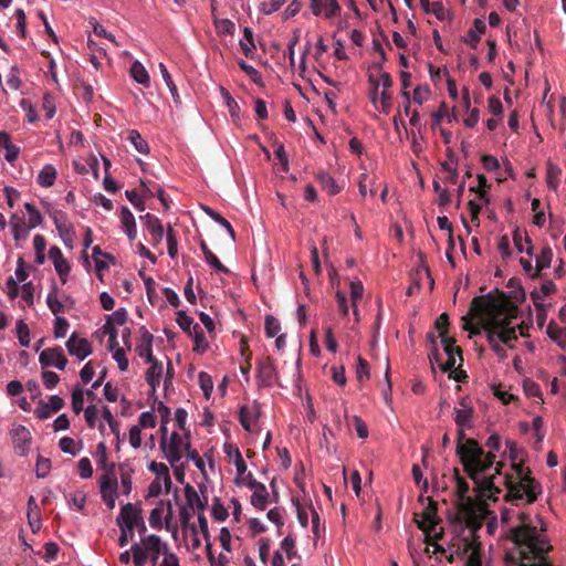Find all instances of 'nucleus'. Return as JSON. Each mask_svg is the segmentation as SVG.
Returning a JSON list of instances; mask_svg holds the SVG:
<instances>
[{
  "label": "nucleus",
  "mask_w": 566,
  "mask_h": 566,
  "mask_svg": "<svg viewBox=\"0 0 566 566\" xmlns=\"http://www.w3.org/2000/svg\"><path fill=\"white\" fill-rule=\"evenodd\" d=\"M485 446L490 449L488 453L473 439H467L457 444V453L464 470L474 482L478 501L474 504L468 497V511H470L472 526L452 544L455 548L454 553L467 558L465 566H482L481 544L478 541L476 530L480 526V521L489 515L486 500L495 501L497 494L502 492L501 485L506 488L504 499L516 506L535 502L541 493V485L531 475L530 469L521 462H515L513 448L510 450L511 472L502 474V463L496 462L495 464L493 454V451L500 450V437L491 434Z\"/></svg>",
  "instance_id": "1"
},
{
  "label": "nucleus",
  "mask_w": 566,
  "mask_h": 566,
  "mask_svg": "<svg viewBox=\"0 0 566 566\" xmlns=\"http://www.w3.org/2000/svg\"><path fill=\"white\" fill-rule=\"evenodd\" d=\"M472 308L491 348L500 358H505L506 348H513L517 339V329L520 335L524 334L515 322L517 306L504 293H497L474 298Z\"/></svg>",
  "instance_id": "2"
},
{
  "label": "nucleus",
  "mask_w": 566,
  "mask_h": 566,
  "mask_svg": "<svg viewBox=\"0 0 566 566\" xmlns=\"http://www.w3.org/2000/svg\"><path fill=\"white\" fill-rule=\"evenodd\" d=\"M546 526L538 515L517 513V524L512 528L521 563L518 566H551L546 554L552 546L546 536Z\"/></svg>",
  "instance_id": "3"
},
{
  "label": "nucleus",
  "mask_w": 566,
  "mask_h": 566,
  "mask_svg": "<svg viewBox=\"0 0 566 566\" xmlns=\"http://www.w3.org/2000/svg\"><path fill=\"white\" fill-rule=\"evenodd\" d=\"M170 551L169 544L158 535L140 536L139 542L132 545L133 564L134 566H145L149 563L151 566H156Z\"/></svg>",
  "instance_id": "4"
},
{
  "label": "nucleus",
  "mask_w": 566,
  "mask_h": 566,
  "mask_svg": "<svg viewBox=\"0 0 566 566\" xmlns=\"http://www.w3.org/2000/svg\"><path fill=\"white\" fill-rule=\"evenodd\" d=\"M161 439H160V449L167 459V461L175 465L179 462L190 446L189 438L186 434H180L178 432H172L169 437L167 436L166 426L161 424Z\"/></svg>",
  "instance_id": "5"
},
{
  "label": "nucleus",
  "mask_w": 566,
  "mask_h": 566,
  "mask_svg": "<svg viewBox=\"0 0 566 566\" xmlns=\"http://www.w3.org/2000/svg\"><path fill=\"white\" fill-rule=\"evenodd\" d=\"M369 83L373 86L370 92V101L376 106L379 99L381 105V112L388 114L391 107V94L389 92L392 86V80L389 73H380L378 78L373 75L369 76Z\"/></svg>",
  "instance_id": "6"
},
{
  "label": "nucleus",
  "mask_w": 566,
  "mask_h": 566,
  "mask_svg": "<svg viewBox=\"0 0 566 566\" xmlns=\"http://www.w3.org/2000/svg\"><path fill=\"white\" fill-rule=\"evenodd\" d=\"M98 484L102 500L108 510H113L116 504L117 491L119 488L114 463H111L106 472H103Z\"/></svg>",
  "instance_id": "7"
},
{
  "label": "nucleus",
  "mask_w": 566,
  "mask_h": 566,
  "mask_svg": "<svg viewBox=\"0 0 566 566\" xmlns=\"http://www.w3.org/2000/svg\"><path fill=\"white\" fill-rule=\"evenodd\" d=\"M116 523L118 527H124L125 530L134 531L137 528L140 534L146 532L142 510L132 503L122 506Z\"/></svg>",
  "instance_id": "8"
},
{
  "label": "nucleus",
  "mask_w": 566,
  "mask_h": 566,
  "mask_svg": "<svg viewBox=\"0 0 566 566\" xmlns=\"http://www.w3.org/2000/svg\"><path fill=\"white\" fill-rule=\"evenodd\" d=\"M436 513L437 506L433 502H430L422 512L420 518L418 517V514L415 516L418 527L426 534V543H430L431 537L439 539L442 535L441 531H437L438 518Z\"/></svg>",
  "instance_id": "9"
},
{
  "label": "nucleus",
  "mask_w": 566,
  "mask_h": 566,
  "mask_svg": "<svg viewBox=\"0 0 566 566\" xmlns=\"http://www.w3.org/2000/svg\"><path fill=\"white\" fill-rule=\"evenodd\" d=\"M223 451L228 459L235 465V484L239 486L245 485L248 483V480H250V478L252 476V474L248 472V467L242 458L239 448L232 443H224Z\"/></svg>",
  "instance_id": "10"
},
{
  "label": "nucleus",
  "mask_w": 566,
  "mask_h": 566,
  "mask_svg": "<svg viewBox=\"0 0 566 566\" xmlns=\"http://www.w3.org/2000/svg\"><path fill=\"white\" fill-rule=\"evenodd\" d=\"M65 346L69 354L76 357L78 360H84L92 354L91 343L75 332L71 334Z\"/></svg>",
  "instance_id": "11"
},
{
  "label": "nucleus",
  "mask_w": 566,
  "mask_h": 566,
  "mask_svg": "<svg viewBox=\"0 0 566 566\" xmlns=\"http://www.w3.org/2000/svg\"><path fill=\"white\" fill-rule=\"evenodd\" d=\"M39 361L43 367H55L60 370H64L67 364L64 350L60 346L42 350Z\"/></svg>",
  "instance_id": "12"
},
{
  "label": "nucleus",
  "mask_w": 566,
  "mask_h": 566,
  "mask_svg": "<svg viewBox=\"0 0 566 566\" xmlns=\"http://www.w3.org/2000/svg\"><path fill=\"white\" fill-rule=\"evenodd\" d=\"M256 379L261 387H271L277 382L276 369L270 357L262 358L258 363Z\"/></svg>",
  "instance_id": "13"
},
{
  "label": "nucleus",
  "mask_w": 566,
  "mask_h": 566,
  "mask_svg": "<svg viewBox=\"0 0 566 566\" xmlns=\"http://www.w3.org/2000/svg\"><path fill=\"white\" fill-rule=\"evenodd\" d=\"M14 449L20 455H25L30 449L32 437L24 426L15 424L10 431Z\"/></svg>",
  "instance_id": "14"
},
{
  "label": "nucleus",
  "mask_w": 566,
  "mask_h": 566,
  "mask_svg": "<svg viewBox=\"0 0 566 566\" xmlns=\"http://www.w3.org/2000/svg\"><path fill=\"white\" fill-rule=\"evenodd\" d=\"M472 419V408L469 406L465 399L459 402V406L454 408V421L460 428L458 432V443L462 442L464 437L463 429L470 427Z\"/></svg>",
  "instance_id": "15"
},
{
  "label": "nucleus",
  "mask_w": 566,
  "mask_h": 566,
  "mask_svg": "<svg viewBox=\"0 0 566 566\" xmlns=\"http://www.w3.org/2000/svg\"><path fill=\"white\" fill-rule=\"evenodd\" d=\"M245 485H248L252 490V495L250 500L251 504L258 510H265L269 497V492L265 485L261 482H258L252 476L250 478V480H248V483Z\"/></svg>",
  "instance_id": "16"
},
{
  "label": "nucleus",
  "mask_w": 566,
  "mask_h": 566,
  "mask_svg": "<svg viewBox=\"0 0 566 566\" xmlns=\"http://www.w3.org/2000/svg\"><path fill=\"white\" fill-rule=\"evenodd\" d=\"M310 8L314 15L323 14L326 19H333L340 12V7L336 0H311Z\"/></svg>",
  "instance_id": "17"
},
{
  "label": "nucleus",
  "mask_w": 566,
  "mask_h": 566,
  "mask_svg": "<svg viewBox=\"0 0 566 566\" xmlns=\"http://www.w3.org/2000/svg\"><path fill=\"white\" fill-rule=\"evenodd\" d=\"M49 258L52 261L56 273L59 274L62 283H65L70 273V263L63 256V253L60 248L52 247L49 250Z\"/></svg>",
  "instance_id": "18"
},
{
  "label": "nucleus",
  "mask_w": 566,
  "mask_h": 566,
  "mask_svg": "<svg viewBox=\"0 0 566 566\" xmlns=\"http://www.w3.org/2000/svg\"><path fill=\"white\" fill-rule=\"evenodd\" d=\"M140 220L144 223L148 233L151 235L153 244L160 243L164 238V227L160 220L156 216L150 213L142 216Z\"/></svg>",
  "instance_id": "19"
},
{
  "label": "nucleus",
  "mask_w": 566,
  "mask_h": 566,
  "mask_svg": "<svg viewBox=\"0 0 566 566\" xmlns=\"http://www.w3.org/2000/svg\"><path fill=\"white\" fill-rule=\"evenodd\" d=\"M259 417L260 408L256 403H253L252 406H244L240 410V422L249 432L254 431Z\"/></svg>",
  "instance_id": "20"
},
{
  "label": "nucleus",
  "mask_w": 566,
  "mask_h": 566,
  "mask_svg": "<svg viewBox=\"0 0 566 566\" xmlns=\"http://www.w3.org/2000/svg\"><path fill=\"white\" fill-rule=\"evenodd\" d=\"M64 406V400L60 396H51L48 402H41L35 409V415L39 419H46L53 412L59 411Z\"/></svg>",
  "instance_id": "21"
},
{
  "label": "nucleus",
  "mask_w": 566,
  "mask_h": 566,
  "mask_svg": "<svg viewBox=\"0 0 566 566\" xmlns=\"http://www.w3.org/2000/svg\"><path fill=\"white\" fill-rule=\"evenodd\" d=\"M185 499H186V505L189 510H192L193 512L200 513L205 512V509L207 506V500L202 499L199 493L195 490L193 486L190 484H187L185 486Z\"/></svg>",
  "instance_id": "22"
},
{
  "label": "nucleus",
  "mask_w": 566,
  "mask_h": 566,
  "mask_svg": "<svg viewBox=\"0 0 566 566\" xmlns=\"http://www.w3.org/2000/svg\"><path fill=\"white\" fill-rule=\"evenodd\" d=\"M429 359L431 364H437L438 367L447 373L454 368L458 360H462L461 352H458L457 354L447 356L446 361H442L441 355L439 354L438 349L434 347L431 353L429 354Z\"/></svg>",
  "instance_id": "23"
},
{
  "label": "nucleus",
  "mask_w": 566,
  "mask_h": 566,
  "mask_svg": "<svg viewBox=\"0 0 566 566\" xmlns=\"http://www.w3.org/2000/svg\"><path fill=\"white\" fill-rule=\"evenodd\" d=\"M9 226L17 243L25 240L29 235L30 229H32V227H30V224L18 214L11 216Z\"/></svg>",
  "instance_id": "24"
},
{
  "label": "nucleus",
  "mask_w": 566,
  "mask_h": 566,
  "mask_svg": "<svg viewBox=\"0 0 566 566\" xmlns=\"http://www.w3.org/2000/svg\"><path fill=\"white\" fill-rule=\"evenodd\" d=\"M172 485L170 476L155 478V480L148 486V496L157 497L163 492L169 493Z\"/></svg>",
  "instance_id": "25"
},
{
  "label": "nucleus",
  "mask_w": 566,
  "mask_h": 566,
  "mask_svg": "<svg viewBox=\"0 0 566 566\" xmlns=\"http://www.w3.org/2000/svg\"><path fill=\"white\" fill-rule=\"evenodd\" d=\"M28 522L33 532L41 528V513L34 496L28 500Z\"/></svg>",
  "instance_id": "26"
},
{
  "label": "nucleus",
  "mask_w": 566,
  "mask_h": 566,
  "mask_svg": "<svg viewBox=\"0 0 566 566\" xmlns=\"http://www.w3.org/2000/svg\"><path fill=\"white\" fill-rule=\"evenodd\" d=\"M120 221L129 240H135L137 234L136 222L134 214L127 207H123L120 210Z\"/></svg>",
  "instance_id": "27"
},
{
  "label": "nucleus",
  "mask_w": 566,
  "mask_h": 566,
  "mask_svg": "<svg viewBox=\"0 0 566 566\" xmlns=\"http://www.w3.org/2000/svg\"><path fill=\"white\" fill-rule=\"evenodd\" d=\"M56 176H57V171L54 168V166L48 164V165H44L43 168L38 174L36 182L43 188H49L54 185Z\"/></svg>",
  "instance_id": "28"
},
{
  "label": "nucleus",
  "mask_w": 566,
  "mask_h": 566,
  "mask_svg": "<svg viewBox=\"0 0 566 566\" xmlns=\"http://www.w3.org/2000/svg\"><path fill=\"white\" fill-rule=\"evenodd\" d=\"M130 75L134 78V81L137 82L138 84H140L145 87H149V85H150L149 74H148L147 70L145 69V66L139 61L133 62V64L130 66Z\"/></svg>",
  "instance_id": "29"
},
{
  "label": "nucleus",
  "mask_w": 566,
  "mask_h": 566,
  "mask_svg": "<svg viewBox=\"0 0 566 566\" xmlns=\"http://www.w3.org/2000/svg\"><path fill=\"white\" fill-rule=\"evenodd\" d=\"M149 364L150 367L146 373V381L151 387L153 391H155L160 384L163 366L157 359H154L153 363Z\"/></svg>",
  "instance_id": "30"
},
{
  "label": "nucleus",
  "mask_w": 566,
  "mask_h": 566,
  "mask_svg": "<svg viewBox=\"0 0 566 566\" xmlns=\"http://www.w3.org/2000/svg\"><path fill=\"white\" fill-rule=\"evenodd\" d=\"M164 527L176 537L178 524L174 521V509L170 501H164Z\"/></svg>",
  "instance_id": "31"
},
{
  "label": "nucleus",
  "mask_w": 566,
  "mask_h": 566,
  "mask_svg": "<svg viewBox=\"0 0 566 566\" xmlns=\"http://www.w3.org/2000/svg\"><path fill=\"white\" fill-rule=\"evenodd\" d=\"M358 189L363 198L367 196L368 191L369 195L374 197L376 195V177H370L366 172L361 174L358 182Z\"/></svg>",
  "instance_id": "32"
},
{
  "label": "nucleus",
  "mask_w": 566,
  "mask_h": 566,
  "mask_svg": "<svg viewBox=\"0 0 566 566\" xmlns=\"http://www.w3.org/2000/svg\"><path fill=\"white\" fill-rule=\"evenodd\" d=\"M149 525L154 530H161L164 527V500L157 503V506L150 511Z\"/></svg>",
  "instance_id": "33"
},
{
  "label": "nucleus",
  "mask_w": 566,
  "mask_h": 566,
  "mask_svg": "<svg viewBox=\"0 0 566 566\" xmlns=\"http://www.w3.org/2000/svg\"><path fill=\"white\" fill-rule=\"evenodd\" d=\"M220 94L228 107V111L230 113V116L232 117V119L234 122H239L240 120V106L239 104L237 103V101L230 95V93L223 88V87H220Z\"/></svg>",
  "instance_id": "34"
},
{
  "label": "nucleus",
  "mask_w": 566,
  "mask_h": 566,
  "mask_svg": "<svg viewBox=\"0 0 566 566\" xmlns=\"http://www.w3.org/2000/svg\"><path fill=\"white\" fill-rule=\"evenodd\" d=\"M547 335L558 344V346L566 347V328L549 323L546 329Z\"/></svg>",
  "instance_id": "35"
},
{
  "label": "nucleus",
  "mask_w": 566,
  "mask_h": 566,
  "mask_svg": "<svg viewBox=\"0 0 566 566\" xmlns=\"http://www.w3.org/2000/svg\"><path fill=\"white\" fill-rule=\"evenodd\" d=\"M190 336L193 340V350L198 354H203L208 349L209 343L197 324L193 326V333Z\"/></svg>",
  "instance_id": "36"
},
{
  "label": "nucleus",
  "mask_w": 566,
  "mask_h": 566,
  "mask_svg": "<svg viewBox=\"0 0 566 566\" xmlns=\"http://www.w3.org/2000/svg\"><path fill=\"white\" fill-rule=\"evenodd\" d=\"M132 472L133 471L129 468H127V465H119L120 491L126 496L130 494L133 489Z\"/></svg>",
  "instance_id": "37"
},
{
  "label": "nucleus",
  "mask_w": 566,
  "mask_h": 566,
  "mask_svg": "<svg viewBox=\"0 0 566 566\" xmlns=\"http://www.w3.org/2000/svg\"><path fill=\"white\" fill-rule=\"evenodd\" d=\"M240 48L247 57L252 56L255 50L253 32L248 27L243 30V38L240 40Z\"/></svg>",
  "instance_id": "38"
},
{
  "label": "nucleus",
  "mask_w": 566,
  "mask_h": 566,
  "mask_svg": "<svg viewBox=\"0 0 566 566\" xmlns=\"http://www.w3.org/2000/svg\"><path fill=\"white\" fill-rule=\"evenodd\" d=\"M317 180L322 188L329 195H336L340 191L339 186L336 184L334 178L327 172H321L317 175Z\"/></svg>",
  "instance_id": "39"
},
{
  "label": "nucleus",
  "mask_w": 566,
  "mask_h": 566,
  "mask_svg": "<svg viewBox=\"0 0 566 566\" xmlns=\"http://www.w3.org/2000/svg\"><path fill=\"white\" fill-rule=\"evenodd\" d=\"M205 212L213 220L216 221L217 223H219L221 227H223L226 229V231L229 233L230 238L232 241H234L235 239V233H234V230L232 228V226L230 224V222L224 219L220 213L216 212L213 209L211 208H205Z\"/></svg>",
  "instance_id": "40"
},
{
  "label": "nucleus",
  "mask_w": 566,
  "mask_h": 566,
  "mask_svg": "<svg viewBox=\"0 0 566 566\" xmlns=\"http://www.w3.org/2000/svg\"><path fill=\"white\" fill-rule=\"evenodd\" d=\"M513 241L518 252H526L531 254L532 245L525 232H522L520 230L514 231Z\"/></svg>",
  "instance_id": "41"
},
{
  "label": "nucleus",
  "mask_w": 566,
  "mask_h": 566,
  "mask_svg": "<svg viewBox=\"0 0 566 566\" xmlns=\"http://www.w3.org/2000/svg\"><path fill=\"white\" fill-rule=\"evenodd\" d=\"M128 140L132 143V145L138 153L144 155L149 153V146L147 142L142 137V135L137 130L133 129L128 133Z\"/></svg>",
  "instance_id": "42"
},
{
  "label": "nucleus",
  "mask_w": 566,
  "mask_h": 566,
  "mask_svg": "<svg viewBox=\"0 0 566 566\" xmlns=\"http://www.w3.org/2000/svg\"><path fill=\"white\" fill-rule=\"evenodd\" d=\"M46 304L50 311L56 316L63 312L64 305L57 297V290L54 286L46 296Z\"/></svg>",
  "instance_id": "43"
},
{
  "label": "nucleus",
  "mask_w": 566,
  "mask_h": 566,
  "mask_svg": "<svg viewBox=\"0 0 566 566\" xmlns=\"http://www.w3.org/2000/svg\"><path fill=\"white\" fill-rule=\"evenodd\" d=\"M562 174V170L559 167L554 165L553 163H547V169H546V178H547V186L552 190H556L559 181V176Z\"/></svg>",
  "instance_id": "44"
},
{
  "label": "nucleus",
  "mask_w": 566,
  "mask_h": 566,
  "mask_svg": "<svg viewBox=\"0 0 566 566\" xmlns=\"http://www.w3.org/2000/svg\"><path fill=\"white\" fill-rule=\"evenodd\" d=\"M102 417L107 422L112 433L116 437L117 440L120 438V426L119 422L114 418L111 409L108 407H103Z\"/></svg>",
  "instance_id": "45"
},
{
  "label": "nucleus",
  "mask_w": 566,
  "mask_h": 566,
  "mask_svg": "<svg viewBox=\"0 0 566 566\" xmlns=\"http://www.w3.org/2000/svg\"><path fill=\"white\" fill-rule=\"evenodd\" d=\"M553 259V251L549 247H545L542 249L541 253L536 255L535 265L541 273V271L549 268Z\"/></svg>",
  "instance_id": "46"
},
{
  "label": "nucleus",
  "mask_w": 566,
  "mask_h": 566,
  "mask_svg": "<svg viewBox=\"0 0 566 566\" xmlns=\"http://www.w3.org/2000/svg\"><path fill=\"white\" fill-rule=\"evenodd\" d=\"M71 405L76 415L84 410V390L78 386H75L72 390Z\"/></svg>",
  "instance_id": "47"
},
{
  "label": "nucleus",
  "mask_w": 566,
  "mask_h": 566,
  "mask_svg": "<svg viewBox=\"0 0 566 566\" xmlns=\"http://www.w3.org/2000/svg\"><path fill=\"white\" fill-rule=\"evenodd\" d=\"M60 449L67 454L76 455L81 447L80 444L71 437H63L59 442Z\"/></svg>",
  "instance_id": "48"
},
{
  "label": "nucleus",
  "mask_w": 566,
  "mask_h": 566,
  "mask_svg": "<svg viewBox=\"0 0 566 566\" xmlns=\"http://www.w3.org/2000/svg\"><path fill=\"white\" fill-rule=\"evenodd\" d=\"M70 324L65 317L56 316L53 324V335L56 339L64 338L67 334Z\"/></svg>",
  "instance_id": "49"
},
{
  "label": "nucleus",
  "mask_w": 566,
  "mask_h": 566,
  "mask_svg": "<svg viewBox=\"0 0 566 566\" xmlns=\"http://www.w3.org/2000/svg\"><path fill=\"white\" fill-rule=\"evenodd\" d=\"M211 514L216 521L223 522L228 518V509L221 503L219 499H214L211 506Z\"/></svg>",
  "instance_id": "50"
},
{
  "label": "nucleus",
  "mask_w": 566,
  "mask_h": 566,
  "mask_svg": "<svg viewBox=\"0 0 566 566\" xmlns=\"http://www.w3.org/2000/svg\"><path fill=\"white\" fill-rule=\"evenodd\" d=\"M485 25L482 21L475 20L474 21V28L470 29L468 32V42L474 46L481 38V34L484 32Z\"/></svg>",
  "instance_id": "51"
},
{
  "label": "nucleus",
  "mask_w": 566,
  "mask_h": 566,
  "mask_svg": "<svg viewBox=\"0 0 566 566\" xmlns=\"http://www.w3.org/2000/svg\"><path fill=\"white\" fill-rule=\"evenodd\" d=\"M198 381L205 397L208 399L213 390V380L211 376L205 371L199 373Z\"/></svg>",
  "instance_id": "52"
},
{
  "label": "nucleus",
  "mask_w": 566,
  "mask_h": 566,
  "mask_svg": "<svg viewBox=\"0 0 566 566\" xmlns=\"http://www.w3.org/2000/svg\"><path fill=\"white\" fill-rule=\"evenodd\" d=\"M282 555L285 554L287 559L296 557L295 541L291 536H286L282 539L280 549Z\"/></svg>",
  "instance_id": "53"
},
{
  "label": "nucleus",
  "mask_w": 566,
  "mask_h": 566,
  "mask_svg": "<svg viewBox=\"0 0 566 566\" xmlns=\"http://www.w3.org/2000/svg\"><path fill=\"white\" fill-rule=\"evenodd\" d=\"M15 331L20 345L28 347L30 344V331L28 325L23 321H18Z\"/></svg>",
  "instance_id": "54"
},
{
  "label": "nucleus",
  "mask_w": 566,
  "mask_h": 566,
  "mask_svg": "<svg viewBox=\"0 0 566 566\" xmlns=\"http://www.w3.org/2000/svg\"><path fill=\"white\" fill-rule=\"evenodd\" d=\"M430 94L431 91L428 85H418L413 90L412 101L418 105H422L429 99Z\"/></svg>",
  "instance_id": "55"
},
{
  "label": "nucleus",
  "mask_w": 566,
  "mask_h": 566,
  "mask_svg": "<svg viewBox=\"0 0 566 566\" xmlns=\"http://www.w3.org/2000/svg\"><path fill=\"white\" fill-rule=\"evenodd\" d=\"M24 208L28 213V223L30 227H32V229L38 227L42 222V216L40 211L29 202L24 205Z\"/></svg>",
  "instance_id": "56"
},
{
  "label": "nucleus",
  "mask_w": 566,
  "mask_h": 566,
  "mask_svg": "<svg viewBox=\"0 0 566 566\" xmlns=\"http://www.w3.org/2000/svg\"><path fill=\"white\" fill-rule=\"evenodd\" d=\"M191 511L192 510H189L188 506H181L179 509V521H180L181 531L188 530V531L193 532L195 523H191Z\"/></svg>",
  "instance_id": "57"
},
{
  "label": "nucleus",
  "mask_w": 566,
  "mask_h": 566,
  "mask_svg": "<svg viewBox=\"0 0 566 566\" xmlns=\"http://www.w3.org/2000/svg\"><path fill=\"white\" fill-rule=\"evenodd\" d=\"M217 32L222 35L233 34L235 30L234 23L229 19H218L214 21Z\"/></svg>",
  "instance_id": "58"
},
{
  "label": "nucleus",
  "mask_w": 566,
  "mask_h": 566,
  "mask_svg": "<svg viewBox=\"0 0 566 566\" xmlns=\"http://www.w3.org/2000/svg\"><path fill=\"white\" fill-rule=\"evenodd\" d=\"M281 331L280 322L272 315L265 317V334L268 337H275Z\"/></svg>",
  "instance_id": "59"
},
{
  "label": "nucleus",
  "mask_w": 566,
  "mask_h": 566,
  "mask_svg": "<svg viewBox=\"0 0 566 566\" xmlns=\"http://www.w3.org/2000/svg\"><path fill=\"white\" fill-rule=\"evenodd\" d=\"M478 182V187H471L470 191L475 192L478 195V198L482 200L484 203H489V197L485 191L486 178L483 175H479Z\"/></svg>",
  "instance_id": "60"
},
{
  "label": "nucleus",
  "mask_w": 566,
  "mask_h": 566,
  "mask_svg": "<svg viewBox=\"0 0 566 566\" xmlns=\"http://www.w3.org/2000/svg\"><path fill=\"white\" fill-rule=\"evenodd\" d=\"M177 323L181 329L192 335L193 333V321L190 316H188L184 311H179L177 313Z\"/></svg>",
  "instance_id": "61"
},
{
  "label": "nucleus",
  "mask_w": 566,
  "mask_h": 566,
  "mask_svg": "<svg viewBox=\"0 0 566 566\" xmlns=\"http://www.w3.org/2000/svg\"><path fill=\"white\" fill-rule=\"evenodd\" d=\"M104 333L108 335V349L114 353L116 349H120L117 342V331L109 323L103 326Z\"/></svg>",
  "instance_id": "62"
},
{
  "label": "nucleus",
  "mask_w": 566,
  "mask_h": 566,
  "mask_svg": "<svg viewBox=\"0 0 566 566\" xmlns=\"http://www.w3.org/2000/svg\"><path fill=\"white\" fill-rule=\"evenodd\" d=\"M523 389L528 397L538 398L541 401H543L541 388L535 381L531 379L524 380Z\"/></svg>",
  "instance_id": "63"
},
{
  "label": "nucleus",
  "mask_w": 566,
  "mask_h": 566,
  "mask_svg": "<svg viewBox=\"0 0 566 566\" xmlns=\"http://www.w3.org/2000/svg\"><path fill=\"white\" fill-rule=\"evenodd\" d=\"M349 294L352 303H357L358 301H360L364 295L363 283L360 281H350Z\"/></svg>",
  "instance_id": "64"
}]
</instances>
